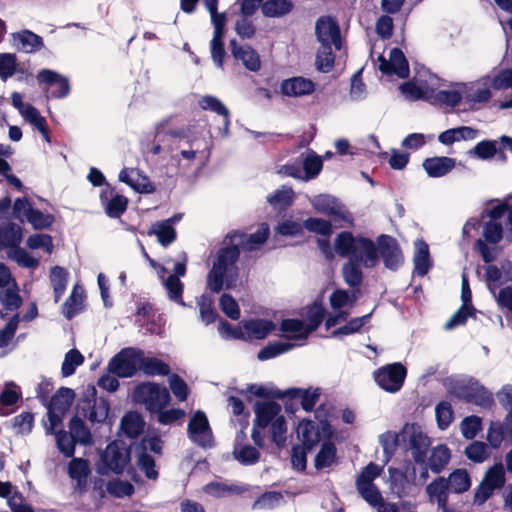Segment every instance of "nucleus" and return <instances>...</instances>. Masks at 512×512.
Returning a JSON list of instances; mask_svg holds the SVG:
<instances>
[{"mask_svg":"<svg viewBox=\"0 0 512 512\" xmlns=\"http://www.w3.org/2000/svg\"><path fill=\"white\" fill-rule=\"evenodd\" d=\"M334 249L338 256L356 261L365 268H373L378 263L376 243L365 236H355L351 231H342L334 240Z\"/></svg>","mask_w":512,"mask_h":512,"instance_id":"nucleus-1","label":"nucleus"},{"mask_svg":"<svg viewBox=\"0 0 512 512\" xmlns=\"http://www.w3.org/2000/svg\"><path fill=\"white\" fill-rule=\"evenodd\" d=\"M241 249L238 244L229 241V245L222 247L217 252L216 260L212 269L207 275V286L213 293H219L226 280V288L231 287V283L238 276L237 262L240 258Z\"/></svg>","mask_w":512,"mask_h":512,"instance_id":"nucleus-2","label":"nucleus"},{"mask_svg":"<svg viewBox=\"0 0 512 512\" xmlns=\"http://www.w3.org/2000/svg\"><path fill=\"white\" fill-rule=\"evenodd\" d=\"M135 403L145 407L151 414L165 409L171 401L169 390L156 382H142L133 390Z\"/></svg>","mask_w":512,"mask_h":512,"instance_id":"nucleus-3","label":"nucleus"},{"mask_svg":"<svg viewBox=\"0 0 512 512\" xmlns=\"http://www.w3.org/2000/svg\"><path fill=\"white\" fill-rule=\"evenodd\" d=\"M131 461V448L123 441L110 442L100 456L97 471L101 475L114 473L120 475Z\"/></svg>","mask_w":512,"mask_h":512,"instance_id":"nucleus-4","label":"nucleus"},{"mask_svg":"<svg viewBox=\"0 0 512 512\" xmlns=\"http://www.w3.org/2000/svg\"><path fill=\"white\" fill-rule=\"evenodd\" d=\"M451 393L459 400L484 409H490L494 405L493 394L474 379L456 382L451 388Z\"/></svg>","mask_w":512,"mask_h":512,"instance_id":"nucleus-5","label":"nucleus"},{"mask_svg":"<svg viewBox=\"0 0 512 512\" xmlns=\"http://www.w3.org/2000/svg\"><path fill=\"white\" fill-rule=\"evenodd\" d=\"M142 350L138 348H124L111 358L108 371L119 378H129L140 370Z\"/></svg>","mask_w":512,"mask_h":512,"instance_id":"nucleus-6","label":"nucleus"},{"mask_svg":"<svg viewBox=\"0 0 512 512\" xmlns=\"http://www.w3.org/2000/svg\"><path fill=\"white\" fill-rule=\"evenodd\" d=\"M407 375L406 367L401 363L387 364L374 372V380L383 390L395 393L398 392Z\"/></svg>","mask_w":512,"mask_h":512,"instance_id":"nucleus-7","label":"nucleus"},{"mask_svg":"<svg viewBox=\"0 0 512 512\" xmlns=\"http://www.w3.org/2000/svg\"><path fill=\"white\" fill-rule=\"evenodd\" d=\"M378 258L381 257L385 268L397 271L404 264V255L398 241L387 234H381L376 239Z\"/></svg>","mask_w":512,"mask_h":512,"instance_id":"nucleus-8","label":"nucleus"},{"mask_svg":"<svg viewBox=\"0 0 512 512\" xmlns=\"http://www.w3.org/2000/svg\"><path fill=\"white\" fill-rule=\"evenodd\" d=\"M404 433L408 434V450L417 465L426 462V456L430 451L431 439L416 424L406 425Z\"/></svg>","mask_w":512,"mask_h":512,"instance_id":"nucleus-9","label":"nucleus"},{"mask_svg":"<svg viewBox=\"0 0 512 512\" xmlns=\"http://www.w3.org/2000/svg\"><path fill=\"white\" fill-rule=\"evenodd\" d=\"M451 450L445 444H438L432 447L429 451V455L426 456V462L421 466V472L419 474V480L425 483L429 477L428 471L434 474H440L446 469L451 460Z\"/></svg>","mask_w":512,"mask_h":512,"instance_id":"nucleus-10","label":"nucleus"},{"mask_svg":"<svg viewBox=\"0 0 512 512\" xmlns=\"http://www.w3.org/2000/svg\"><path fill=\"white\" fill-rule=\"evenodd\" d=\"M189 438L201 447H211L213 444L212 430L208 418L203 411H196L189 420L188 427Z\"/></svg>","mask_w":512,"mask_h":512,"instance_id":"nucleus-11","label":"nucleus"},{"mask_svg":"<svg viewBox=\"0 0 512 512\" xmlns=\"http://www.w3.org/2000/svg\"><path fill=\"white\" fill-rule=\"evenodd\" d=\"M315 34L321 44L333 45L336 50L342 47L340 27L330 16L320 17L315 26Z\"/></svg>","mask_w":512,"mask_h":512,"instance_id":"nucleus-12","label":"nucleus"},{"mask_svg":"<svg viewBox=\"0 0 512 512\" xmlns=\"http://www.w3.org/2000/svg\"><path fill=\"white\" fill-rule=\"evenodd\" d=\"M269 234L270 231L268 224L262 223L258 230L250 235L239 231H232L226 235L224 242L227 240L234 242L236 238H239V247L241 246V248L245 251H254L268 240Z\"/></svg>","mask_w":512,"mask_h":512,"instance_id":"nucleus-13","label":"nucleus"},{"mask_svg":"<svg viewBox=\"0 0 512 512\" xmlns=\"http://www.w3.org/2000/svg\"><path fill=\"white\" fill-rule=\"evenodd\" d=\"M36 78L39 85L55 86V89L50 92V97L53 99L65 98L70 93L68 78L56 71L42 69L38 72Z\"/></svg>","mask_w":512,"mask_h":512,"instance_id":"nucleus-14","label":"nucleus"},{"mask_svg":"<svg viewBox=\"0 0 512 512\" xmlns=\"http://www.w3.org/2000/svg\"><path fill=\"white\" fill-rule=\"evenodd\" d=\"M280 88L285 96L301 97L312 94L315 91V83L310 79L297 76L283 80Z\"/></svg>","mask_w":512,"mask_h":512,"instance_id":"nucleus-15","label":"nucleus"},{"mask_svg":"<svg viewBox=\"0 0 512 512\" xmlns=\"http://www.w3.org/2000/svg\"><path fill=\"white\" fill-rule=\"evenodd\" d=\"M231 53L237 61L252 72H257L261 67V61L258 53L251 46H241L235 39L229 43Z\"/></svg>","mask_w":512,"mask_h":512,"instance_id":"nucleus-16","label":"nucleus"},{"mask_svg":"<svg viewBox=\"0 0 512 512\" xmlns=\"http://www.w3.org/2000/svg\"><path fill=\"white\" fill-rule=\"evenodd\" d=\"M426 493L428 494L431 502H437L438 509L442 512H452L448 508V496L450 490L445 477L439 476L435 478L427 485Z\"/></svg>","mask_w":512,"mask_h":512,"instance_id":"nucleus-17","label":"nucleus"},{"mask_svg":"<svg viewBox=\"0 0 512 512\" xmlns=\"http://www.w3.org/2000/svg\"><path fill=\"white\" fill-rule=\"evenodd\" d=\"M255 419L253 423L259 428H266L278 416H280L281 406L275 401H257L254 405Z\"/></svg>","mask_w":512,"mask_h":512,"instance_id":"nucleus-18","label":"nucleus"},{"mask_svg":"<svg viewBox=\"0 0 512 512\" xmlns=\"http://www.w3.org/2000/svg\"><path fill=\"white\" fill-rule=\"evenodd\" d=\"M456 160L446 156H435L426 158L423 161V168L427 175L432 178H439L447 175L455 168Z\"/></svg>","mask_w":512,"mask_h":512,"instance_id":"nucleus-19","label":"nucleus"},{"mask_svg":"<svg viewBox=\"0 0 512 512\" xmlns=\"http://www.w3.org/2000/svg\"><path fill=\"white\" fill-rule=\"evenodd\" d=\"M85 298L84 289L76 284L62 305V313L67 320H72L76 315L85 310Z\"/></svg>","mask_w":512,"mask_h":512,"instance_id":"nucleus-20","label":"nucleus"},{"mask_svg":"<svg viewBox=\"0 0 512 512\" xmlns=\"http://www.w3.org/2000/svg\"><path fill=\"white\" fill-rule=\"evenodd\" d=\"M311 204L313 208L321 214L328 215L334 218H344L342 204L338 201L337 198L331 195H317L311 200Z\"/></svg>","mask_w":512,"mask_h":512,"instance_id":"nucleus-21","label":"nucleus"},{"mask_svg":"<svg viewBox=\"0 0 512 512\" xmlns=\"http://www.w3.org/2000/svg\"><path fill=\"white\" fill-rule=\"evenodd\" d=\"M12 37L14 42L17 43L18 50L25 53H36L44 48L43 38L31 30H21L13 33Z\"/></svg>","mask_w":512,"mask_h":512,"instance_id":"nucleus-22","label":"nucleus"},{"mask_svg":"<svg viewBox=\"0 0 512 512\" xmlns=\"http://www.w3.org/2000/svg\"><path fill=\"white\" fill-rule=\"evenodd\" d=\"M175 218H169L163 221L154 223L151 229L148 231V235H156L158 242L163 246L167 247L172 244L176 238L177 233L173 227Z\"/></svg>","mask_w":512,"mask_h":512,"instance_id":"nucleus-23","label":"nucleus"},{"mask_svg":"<svg viewBox=\"0 0 512 512\" xmlns=\"http://www.w3.org/2000/svg\"><path fill=\"white\" fill-rule=\"evenodd\" d=\"M321 395L320 388L311 390L302 388H289L285 391V397L301 398V407L306 412H312Z\"/></svg>","mask_w":512,"mask_h":512,"instance_id":"nucleus-24","label":"nucleus"},{"mask_svg":"<svg viewBox=\"0 0 512 512\" xmlns=\"http://www.w3.org/2000/svg\"><path fill=\"white\" fill-rule=\"evenodd\" d=\"M246 337L264 339L275 329V323L267 319H250L242 322Z\"/></svg>","mask_w":512,"mask_h":512,"instance_id":"nucleus-25","label":"nucleus"},{"mask_svg":"<svg viewBox=\"0 0 512 512\" xmlns=\"http://www.w3.org/2000/svg\"><path fill=\"white\" fill-rule=\"evenodd\" d=\"M298 436L301 437V446L307 450L315 448L321 439V434L312 420H302L297 429Z\"/></svg>","mask_w":512,"mask_h":512,"instance_id":"nucleus-26","label":"nucleus"},{"mask_svg":"<svg viewBox=\"0 0 512 512\" xmlns=\"http://www.w3.org/2000/svg\"><path fill=\"white\" fill-rule=\"evenodd\" d=\"M415 254H414V271L418 276H425L430 270L432 263L430 259V252L428 244L419 239L415 242Z\"/></svg>","mask_w":512,"mask_h":512,"instance_id":"nucleus-27","label":"nucleus"},{"mask_svg":"<svg viewBox=\"0 0 512 512\" xmlns=\"http://www.w3.org/2000/svg\"><path fill=\"white\" fill-rule=\"evenodd\" d=\"M337 462V448L331 440L322 442L320 450L315 456L314 466L317 470H323L331 467Z\"/></svg>","mask_w":512,"mask_h":512,"instance_id":"nucleus-28","label":"nucleus"},{"mask_svg":"<svg viewBox=\"0 0 512 512\" xmlns=\"http://www.w3.org/2000/svg\"><path fill=\"white\" fill-rule=\"evenodd\" d=\"M74 397L75 393L72 389L68 387H61L51 397V399L47 401L45 406L60 413H66L70 409L74 401Z\"/></svg>","mask_w":512,"mask_h":512,"instance_id":"nucleus-29","label":"nucleus"},{"mask_svg":"<svg viewBox=\"0 0 512 512\" xmlns=\"http://www.w3.org/2000/svg\"><path fill=\"white\" fill-rule=\"evenodd\" d=\"M293 9L294 3L291 0H265L261 12L267 18H280L291 13Z\"/></svg>","mask_w":512,"mask_h":512,"instance_id":"nucleus-30","label":"nucleus"},{"mask_svg":"<svg viewBox=\"0 0 512 512\" xmlns=\"http://www.w3.org/2000/svg\"><path fill=\"white\" fill-rule=\"evenodd\" d=\"M140 370L147 376H168L170 366L157 357H146L142 351Z\"/></svg>","mask_w":512,"mask_h":512,"instance_id":"nucleus-31","label":"nucleus"},{"mask_svg":"<svg viewBox=\"0 0 512 512\" xmlns=\"http://www.w3.org/2000/svg\"><path fill=\"white\" fill-rule=\"evenodd\" d=\"M22 241V228L16 223H9L0 228V250L4 248H15Z\"/></svg>","mask_w":512,"mask_h":512,"instance_id":"nucleus-32","label":"nucleus"},{"mask_svg":"<svg viewBox=\"0 0 512 512\" xmlns=\"http://www.w3.org/2000/svg\"><path fill=\"white\" fill-rule=\"evenodd\" d=\"M144 420L138 412H128L121 419V429L129 438H137L144 430Z\"/></svg>","mask_w":512,"mask_h":512,"instance_id":"nucleus-33","label":"nucleus"},{"mask_svg":"<svg viewBox=\"0 0 512 512\" xmlns=\"http://www.w3.org/2000/svg\"><path fill=\"white\" fill-rule=\"evenodd\" d=\"M451 493L461 494L471 487V478L466 469H455L446 478Z\"/></svg>","mask_w":512,"mask_h":512,"instance_id":"nucleus-34","label":"nucleus"},{"mask_svg":"<svg viewBox=\"0 0 512 512\" xmlns=\"http://www.w3.org/2000/svg\"><path fill=\"white\" fill-rule=\"evenodd\" d=\"M69 273L61 266H54L50 270V281L54 292V301L57 303L62 298L68 284Z\"/></svg>","mask_w":512,"mask_h":512,"instance_id":"nucleus-35","label":"nucleus"},{"mask_svg":"<svg viewBox=\"0 0 512 512\" xmlns=\"http://www.w3.org/2000/svg\"><path fill=\"white\" fill-rule=\"evenodd\" d=\"M199 107L204 111H211L223 117L225 126L230 123V112L228 108L215 96L205 95L198 101Z\"/></svg>","mask_w":512,"mask_h":512,"instance_id":"nucleus-36","label":"nucleus"},{"mask_svg":"<svg viewBox=\"0 0 512 512\" xmlns=\"http://www.w3.org/2000/svg\"><path fill=\"white\" fill-rule=\"evenodd\" d=\"M487 440L494 449H498L504 440H509L512 443V437L508 433V425L505 419L503 422H491L487 432Z\"/></svg>","mask_w":512,"mask_h":512,"instance_id":"nucleus-37","label":"nucleus"},{"mask_svg":"<svg viewBox=\"0 0 512 512\" xmlns=\"http://www.w3.org/2000/svg\"><path fill=\"white\" fill-rule=\"evenodd\" d=\"M361 266L363 265L349 260L342 265V277L350 288H358L361 285L364 277Z\"/></svg>","mask_w":512,"mask_h":512,"instance_id":"nucleus-38","label":"nucleus"},{"mask_svg":"<svg viewBox=\"0 0 512 512\" xmlns=\"http://www.w3.org/2000/svg\"><path fill=\"white\" fill-rule=\"evenodd\" d=\"M69 434L76 443L88 445L92 442V436L85 422L78 416H73L69 422Z\"/></svg>","mask_w":512,"mask_h":512,"instance_id":"nucleus-39","label":"nucleus"},{"mask_svg":"<svg viewBox=\"0 0 512 512\" xmlns=\"http://www.w3.org/2000/svg\"><path fill=\"white\" fill-rule=\"evenodd\" d=\"M25 216L27 221L36 230L50 228L55 222V217L52 214H45L41 210L31 206L27 207Z\"/></svg>","mask_w":512,"mask_h":512,"instance_id":"nucleus-40","label":"nucleus"},{"mask_svg":"<svg viewBox=\"0 0 512 512\" xmlns=\"http://www.w3.org/2000/svg\"><path fill=\"white\" fill-rule=\"evenodd\" d=\"M326 315V309L321 301L315 300L307 307V320L308 324L306 334H311L316 331L323 322Z\"/></svg>","mask_w":512,"mask_h":512,"instance_id":"nucleus-41","label":"nucleus"},{"mask_svg":"<svg viewBox=\"0 0 512 512\" xmlns=\"http://www.w3.org/2000/svg\"><path fill=\"white\" fill-rule=\"evenodd\" d=\"M69 476L77 481L78 486L86 483V479L90 474L89 462L83 458L73 457L68 465Z\"/></svg>","mask_w":512,"mask_h":512,"instance_id":"nucleus-42","label":"nucleus"},{"mask_svg":"<svg viewBox=\"0 0 512 512\" xmlns=\"http://www.w3.org/2000/svg\"><path fill=\"white\" fill-rule=\"evenodd\" d=\"M89 414H84L91 422L102 423L104 422L110 411V404L104 398H95L93 404L90 405V401L87 402Z\"/></svg>","mask_w":512,"mask_h":512,"instance_id":"nucleus-43","label":"nucleus"},{"mask_svg":"<svg viewBox=\"0 0 512 512\" xmlns=\"http://www.w3.org/2000/svg\"><path fill=\"white\" fill-rule=\"evenodd\" d=\"M280 329L284 333H291L293 335H285L286 338L292 339H306L310 334H306L307 326L300 319L288 318L283 319L280 324Z\"/></svg>","mask_w":512,"mask_h":512,"instance_id":"nucleus-44","label":"nucleus"},{"mask_svg":"<svg viewBox=\"0 0 512 512\" xmlns=\"http://www.w3.org/2000/svg\"><path fill=\"white\" fill-rule=\"evenodd\" d=\"M316 68L323 73L330 72L335 65V54L332 51V45L321 44L316 54Z\"/></svg>","mask_w":512,"mask_h":512,"instance_id":"nucleus-45","label":"nucleus"},{"mask_svg":"<svg viewBox=\"0 0 512 512\" xmlns=\"http://www.w3.org/2000/svg\"><path fill=\"white\" fill-rule=\"evenodd\" d=\"M267 201L274 209L286 210L293 204L294 191L290 187L276 190L267 196Z\"/></svg>","mask_w":512,"mask_h":512,"instance_id":"nucleus-46","label":"nucleus"},{"mask_svg":"<svg viewBox=\"0 0 512 512\" xmlns=\"http://www.w3.org/2000/svg\"><path fill=\"white\" fill-rule=\"evenodd\" d=\"M13 288H3L0 291V302L8 311H14L21 307L23 300L18 293V287L13 280Z\"/></svg>","mask_w":512,"mask_h":512,"instance_id":"nucleus-47","label":"nucleus"},{"mask_svg":"<svg viewBox=\"0 0 512 512\" xmlns=\"http://www.w3.org/2000/svg\"><path fill=\"white\" fill-rule=\"evenodd\" d=\"M293 347L294 344L290 342H270L258 352L257 358L266 361L290 351Z\"/></svg>","mask_w":512,"mask_h":512,"instance_id":"nucleus-48","label":"nucleus"},{"mask_svg":"<svg viewBox=\"0 0 512 512\" xmlns=\"http://www.w3.org/2000/svg\"><path fill=\"white\" fill-rule=\"evenodd\" d=\"M466 457L474 463H482L490 456L488 444L482 441H473L465 448Z\"/></svg>","mask_w":512,"mask_h":512,"instance_id":"nucleus-49","label":"nucleus"},{"mask_svg":"<svg viewBox=\"0 0 512 512\" xmlns=\"http://www.w3.org/2000/svg\"><path fill=\"white\" fill-rule=\"evenodd\" d=\"M371 315L372 313H368L361 317H355L350 319L344 326H341L333 330L331 333L332 337H337L340 335H350L360 332L362 327L370 320Z\"/></svg>","mask_w":512,"mask_h":512,"instance_id":"nucleus-50","label":"nucleus"},{"mask_svg":"<svg viewBox=\"0 0 512 512\" xmlns=\"http://www.w3.org/2000/svg\"><path fill=\"white\" fill-rule=\"evenodd\" d=\"M389 58L391 60L393 69H395V75L400 78H407L409 76L410 70L408 61L403 51L398 47H394L390 51Z\"/></svg>","mask_w":512,"mask_h":512,"instance_id":"nucleus-51","label":"nucleus"},{"mask_svg":"<svg viewBox=\"0 0 512 512\" xmlns=\"http://www.w3.org/2000/svg\"><path fill=\"white\" fill-rule=\"evenodd\" d=\"M270 425L271 441L279 448L286 442L287 422L283 415L278 416Z\"/></svg>","mask_w":512,"mask_h":512,"instance_id":"nucleus-52","label":"nucleus"},{"mask_svg":"<svg viewBox=\"0 0 512 512\" xmlns=\"http://www.w3.org/2000/svg\"><path fill=\"white\" fill-rule=\"evenodd\" d=\"M84 362V356L77 349L69 350L64 357V361L61 366V373L64 377L71 376L75 373L78 366Z\"/></svg>","mask_w":512,"mask_h":512,"instance_id":"nucleus-53","label":"nucleus"},{"mask_svg":"<svg viewBox=\"0 0 512 512\" xmlns=\"http://www.w3.org/2000/svg\"><path fill=\"white\" fill-rule=\"evenodd\" d=\"M129 200L123 195H116L112 197L104 206L105 213L108 217L117 219L120 218L127 210Z\"/></svg>","mask_w":512,"mask_h":512,"instance_id":"nucleus-54","label":"nucleus"},{"mask_svg":"<svg viewBox=\"0 0 512 512\" xmlns=\"http://www.w3.org/2000/svg\"><path fill=\"white\" fill-rule=\"evenodd\" d=\"M169 299L181 306H186L183 300L184 284L177 276H168L164 282Z\"/></svg>","mask_w":512,"mask_h":512,"instance_id":"nucleus-55","label":"nucleus"},{"mask_svg":"<svg viewBox=\"0 0 512 512\" xmlns=\"http://www.w3.org/2000/svg\"><path fill=\"white\" fill-rule=\"evenodd\" d=\"M54 435L58 450L67 458L73 457L77 443L69 432L60 429Z\"/></svg>","mask_w":512,"mask_h":512,"instance_id":"nucleus-56","label":"nucleus"},{"mask_svg":"<svg viewBox=\"0 0 512 512\" xmlns=\"http://www.w3.org/2000/svg\"><path fill=\"white\" fill-rule=\"evenodd\" d=\"M482 481L493 487V490L501 488L505 484V472L501 463L495 464L490 467L485 473Z\"/></svg>","mask_w":512,"mask_h":512,"instance_id":"nucleus-57","label":"nucleus"},{"mask_svg":"<svg viewBox=\"0 0 512 512\" xmlns=\"http://www.w3.org/2000/svg\"><path fill=\"white\" fill-rule=\"evenodd\" d=\"M303 226L309 232H313L325 237L331 235L333 231L331 222L322 218L309 217L304 220Z\"/></svg>","mask_w":512,"mask_h":512,"instance_id":"nucleus-58","label":"nucleus"},{"mask_svg":"<svg viewBox=\"0 0 512 512\" xmlns=\"http://www.w3.org/2000/svg\"><path fill=\"white\" fill-rule=\"evenodd\" d=\"M437 425L441 430L447 429L454 419L452 406L447 401H441L435 408Z\"/></svg>","mask_w":512,"mask_h":512,"instance_id":"nucleus-59","label":"nucleus"},{"mask_svg":"<svg viewBox=\"0 0 512 512\" xmlns=\"http://www.w3.org/2000/svg\"><path fill=\"white\" fill-rule=\"evenodd\" d=\"M234 457L243 465H253L260 459V452L257 448L247 444L240 447V449L234 448Z\"/></svg>","mask_w":512,"mask_h":512,"instance_id":"nucleus-60","label":"nucleus"},{"mask_svg":"<svg viewBox=\"0 0 512 512\" xmlns=\"http://www.w3.org/2000/svg\"><path fill=\"white\" fill-rule=\"evenodd\" d=\"M359 495L372 507L382 503V494L375 484L356 485Z\"/></svg>","mask_w":512,"mask_h":512,"instance_id":"nucleus-61","label":"nucleus"},{"mask_svg":"<svg viewBox=\"0 0 512 512\" xmlns=\"http://www.w3.org/2000/svg\"><path fill=\"white\" fill-rule=\"evenodd\" d=\"M168 382L174 396L180 402L186 401L189 395V387L187 383L176 373H170L168 375Z\"/></svg>","mask_w":512,"mask_h":512,"instance_id":"nucleus-62","label":"nucleus"},{"mask_svg":"<svg viewBox=\"0 0 512 512\" xmlns=\"http://www.w3.org/2000/svg\"><path fill=\"white\" fill-rule=\"evenodd\" d=\"M498 152L497 141L495 140H482L477 143L470 154L475 155L477 158L487 160L494 157Z\"/></svg>","mask_w":512,"mask_h":512,"instance_id":"nucleus-63","label":"nucleus"},{"mask_svg":"<svg viewBox=\"0 0 512 512\" xmlns=\"http://www.w3.org/2000/svg\"><path fill=\"white\" fill-rule=\"evenodd\" d=\"M329 301L333 310H340L346 305L352 306L356 301V295L344 289H336L330 295Z\"/></svg>","mask_w":512,"mask_h":512,"instance_id":"nucleus-64","label":"nucleus"}]
</instances>
